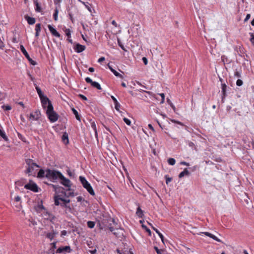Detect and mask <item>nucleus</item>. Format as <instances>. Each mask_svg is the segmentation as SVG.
<instances>
[{"label":"nucleus","mask_w":254,"mask_h":254,"mask_svg":"<svg viewBox=\"0 0 254 254\" xmlns=\"http://www.w3.org/2000/svg\"><path fill=\"white\" fill-rule=\"evenodd\" d=\"M25 163L27 165L25 173L28 174L29 176H35L37 169L40 168V166L31 159H26Z\"/></svg>","instance_id":"1"},{"label":"nucleus","mask_w":254,"mask_h":254,"mask_svg":"<svg viewBox=\"0 0 254 254\" xmlns=\"http://www.w3.org/2000/svg\"><path fill=\"white\" fill-rule=\"evenodd\" d=\"M59 118V115L54 111L52 103L49 100V121L53 123L57 122Z\"/></svg>","instance_id":"2"},{"label":"nucleus","mask_w":254,"mask_h":254,"mask_svg":"<svg viewBox=\"0 0 254 254\" xmlns=\"http://www.w3.org/2000/svg\"><path fill=\"white\" fill-rule=\"evenodd\" d=\"M79 180L82 184L83 187L87 190V191L92 196L95 195V192L91 186V185L86 180L85 177L80 176Z\"/></svg>","instance_id":"3"},{"label":"nucleus","mask_w":254,"mask_h":254,"mask_svg":"<svg viewBox=\"0 0 254 254\" xmlns=\"http://www.w3.org/2000/svg\"><path fill=\"white\" fill-rule=\"evenodd\" d=\"M55 204L56 205H60L62 207H66L67 204L70 202V200L68 199H64L63 198L61 195H56L54 197Z\"/></svg>","instance_id":"4"},{"label":"nucleus","mask_w":254,"mask_h":254,"mask_svg":"<svg viewBox=\"0 0 254 254\" xmlns=\"http://www.w3.org/2000/svg\"><path fill=\"white\" fill-rule=\"evenodd\" d=\"M24 188L26 190H29L34 192H38L40 190L37 184L32 180H30L28 183L25 185Z\"/></svg>","instance_id":"5"},{"label":"nucleus","mask_w":254,"mask_h":254,"mask_svg":"<svg viewBox=\"0 0 254 254\" xmlns=\"http://www.w3.org/2000/svg\"><path fill=\"white\" fill-rule=\"evenodd\" d=\"M63 174L57 170H51L49 169V180L55 181L61 179Z\"/></svg>","instance_id":"6"},{"label":"nucleus","mask_w":254,"mask_h":254,"mask_svg":"<svg viewBox=\"0 0 254 254\" xmlns=\"http://www.w3.org/2000/svg\"><path fill=\"white\" fill-rule=\"evenodd\" d=\"M35 210L37 213H45V215L46 216L48 212L46 211V208L43 205L42 200H40V202H38V204L35 206L34 207Z\"/></svg>","instance_id":"7"},{"label":"nucleus","mask_w":254,"mask_h":254,"mask_svg":"<svg viewBox=\"0 0 254 254\" xmlns=\"http://www.w3.org/2000/svg\"><path fill=\"white\" fill-rule=\"evenodd\" d=\"M20 49L21 51V52L23 53V54L25 56V57L27 58V59L28 60V61L29 62V63L32 64V65H35L36 64V62H35L34 61H33L29 56L28 53H27V52L26 51V50H25L24 47L22 45H21L20 46Z\"/></svg>","instance_id":"8"},{"label":"nucleus","mask_w":254,"mask_h":254,"mask_svg":"<svg viewBox=\"0 0 254 254\" xmlns=\"http://www.w3.org/2000/svg\"><path fill=\"white\" fill-rule=\"evenodd\" d=\"M42 106L46 114L48 116V97L45 95L43 97L40 98Z\"/></svg>","instance_id":"9"},{"label":"nucleus","mask_w":254,"mask_h":254,"mask_svg":"<svg viewBox=\"0 0 254 254\" xmlns=\"http://www.w3.org/2000/svg\"><path fill=\"white\" fill-rule=\"evenodd\" d=\"M85 80L87 83H90L93 87L97 88V89L101 90L102 89L99 83L96 81H93L90 77H86Z\"/></svg>","instance_id":"10"},{"label":"nucleus","mask_w":254,"mask_h":254,"mask_svg":"<svg viewBox=\"0 0 254 254\" xmlns=\"http://www.w3.org/2000/svg\"><path fill=\"white\" fill-rule=\"evenodd\" d=\"M41 117V114L39 110H36L34 114L31 113L30 115L29 119L32 120H38L40 119Z\"/></svg>","instance_id":"11"},{"label":"nucleus","mask_w":254,"mask_h":254,"mask_svg":"<svg viewBox=\"0 0 254 254\" xmlns=\"http://www.w3.org/2000/svg\"><path fill=\"white\" fill-rule=\"evenodd\" d=\"M71 251L70 247L69 246L62 247L58 248L56 253L57 254H61L63 253H69Z\"/></svg>","instance_id":"12"},{"label":"nucleus","mask_w":254,"mask_h":254,"mask_svg":"<svg viewBox=\"0 0 254 254\" xmlns=\"http://www.w3.org/2000/svg\"><path fill=\"white\" fill-rule=\"evenodd\" d=\"M61 183L64 186L68 188H70L71 184L70 181L65 178L64 175L62 176L61 178Z\"/></svg>","instance_id":"13"},{"label":"nucleus","mask_w":254,"mask_h":254,"mask_svg":"<svg viewBox=\"0 0 254 254\" xmlns=\"http://www.w3.org/2000/svg\"><path fill=\"white\" fill-rule=\"evenodd\" d=\"M227 86L225 83H222L221 84V89H222V102H224V99L225 98L226 96V89H227Z\"/></svg>","instance_id":"14"},{"label":"nucleus","mask_w":254,"mask_h":254,"mask_svg":"<svg viewBox=\"0 0 254 254\" xmlns=\"http://www.w3.org/2000/svg\"><path fill=\"white\" fill-rule=\"evenodd\" d=\"M64 195L67 197L70 196L73 197L75 195L73 190L71 189L70 188L66 189V191H64Z\"/></svg>","instance_id":"15"},{"label":"nucleus","mask_w":254,"mask_h":254,"mask_svg":"<svg viewBox=\"0 0 254 254\" xmlns=\"http://www.w3.org/2000/svg\"><path fill=\"white\" fill-rule=\"evenodd\" d=\"M49 30L51 32V33L53 34V36L60 38V33L53 27L49 25Z\"/></svg>","instance_id":"16"},{"label":"nucleus","mask_w":254,"mask_h":254,"mask_svg":"<svg viewBox=\"0 0 254 254\" xmlns=\"http://www.w3.org/2000/svg\"><path fill=\"white\" fill-rule=\"evenodd\" d=\"M85 49V47L83 45H81L79 44H77L74 48L75 51L77 53H81Z\"/></svg>","instance_id":"17"},{"label":"nucleus","mask_w":254,"mask_h":254,"mask_svg":"<svg viewBox=\"0 0 254 254\" xmlns=\"http://www.w3.org/2000/svg\"><path fill=\"white\" fill-rule=\"evenodd\" d=\"M111 97L114 102L116 110L119 111L121 107L120 104L118 102L117 99L114 96H111Z\"/></svg>","instance_id":"18"},{"label":"nucleus","mask_w":254,"mask_h":254,"mask_svg":"<svg viewBox=\"0 0 254 254\" xmlns=\"http://www.w3.org/2000/svg\"><path fill=\"white\" fill-rule=\"evenodd\" d=\"M47 172L45 175L46 177H48V170L46 171ZM45 171L43 169H40L37 174V177L39 178H43L45 176Z\"/></svg>","instance_id":"19"},{"label":"nucleus","mask_w":254,"mask_h":254,"mask_svg":"<svg viewBox=\"0 0 254 254\" xmlns=\"http://www.w3.org/2000/svg\"><path fill=\"white\" fill-rule=\"evenodd\" d=\"M149 225L151 226V228L152 229L155 231V232L158 234V235L159 236V237H160V238L161 239L163 243H164V236L163 235V234L162 233H161L160 232V231L157 229H156V228H155L154 227H153L152 224H150L149 223Z\"/></svg>","instance_id":"20"},{"label":"nucleus","mask_w":254,"mask_h":254,"mask_svg":"<svg viewBox=\"0 0 254 254\" xmlns=\"http://www.w3.org/2000/svg\"><path fill=\"white\" fill-rule=\"evenodd\" d=\"M25 19L30 25H32L35 23V19L33 17H30L28 15H25Z\"/></svg>","instance_id":"21"},{"label":"nucleus","mask_w":254,"mask_h":254,"mask_svg":"<svg viewBox=\"0 0 254 254\" xmlns=\"http://www.w3.org/2000/svg\"><path fill=\"white\" fill-rule=\"evenodd\" d=\"M78 0V1L81 2L82 4H83L89 12H92V10H91V5L89 2H84V1H82L81 0Z\"/></svg>","instance_id":"22"},{"label":"nucleus","mask_w":254,"mask_h":254,"mask_svg":"<svg viewBox=\"0 0 254 254\" xmlns=\"http://www.w3.org/2000/svg\"><path fill=\"white\" fill-rule=\"evenodd\" d=\"M62 139L64 144L68 143V136L67 132H65L63 134Z\"/></svg>","instance_id":"23"},{"label":"nucleus","mask_w":254,"mask_h":254,"mask_svg":"<svg viewBox=\"0 0 254 254\" xmlns=\"http://www.w3.org/2000/svg\"><path fill=\"white\" fill-rule=\"evenodd\" d=\"M109 69L111 70V71L114 73V74L117 76V77H120L121 78H123V76L122 74H121L120 73H119L118 72H117L116 70H115V69H114L109 64H108V65Z\"/></svg>","instance_id":"24"},{"label":"nucleus","mask_w":254,"mask_h":254,"mask_svg":"<svg viewBox=\"0 0 254 254\" xmlns=\"http://www.w3.org/2000/svg\"><path fill=\"white\" fill-rule=\"evenodd\" d=\"M91 127L93 129L94 132H95V135L96 138H98V133H97V130L96 128V126L95 122H91Z\"/></svg>","instance_id":"25"},{"label":"nucleus","mask_w":254,"mask_h":254,"mask_svg":"<svg viewBox=\"0 0 254 254\" xmlns=\"http://www.w3.org/2000/svg\"><path fill=\"white\" fill-rule=\"evenodd\" d=\"M136 214L139 218H142L143 216V212L140 207H137L136 212Z\"/></svg>","instance_id":"26"},{"label":"nucleus","mask_w":254,"mask_h":254,"mask_svg":"<svg viewBox=\"0 0 254 254\" xmlns=\"http://www.w3.org/2000/svg\"><path fill=\"white\" fill-rule=\"evenodd\" d=\"M71 110L72 111L73 114L75 115L76 120L80 122V116L78 114V113L77 111V110H75L74 108H72Z\"/></svg>","instance_id":"27"},{"label":"nucleus","mask_w":254,"mask_h":254,"mask_svg":"<svg viewBox=\"0 0 254 254\" xmlns=\"http://www.w3.org/2000/svg\"><path fill=\"white\" fill-rule=\"evenodd\" d=\"M36 89L40 98H42L45 96L44 93L42 91L40 87L36 86Z\"/></svg>","instance_id":"28"},{"label":"nucleus","mask_w":254,"mask_h":254,"mask_svg":"<svg viewBox=\"0 0 254 254\" xmlns=\"http://www.w3.org/2000/svg\"><path fill=\"white\" fill-rule=\"evenodd\" d=\"M189 174V172L188 171L187 168L185 169L183 171L181 172L179 175V177L181 178L183 177L185 175H188Z\"/></svg>","instance_id":"29"},{"label":"nucleus","mask_w":254,"mask_h":254,"mask_svg":"<svg viewBox=\"0 0 254 254\" xmlns=\"http://www.w3.org/2000/svg\"><path fill=\"white\" fill-rule=\"evenodd\" d=\"M0 136H1L5 141H7L8 140L4 131L1 129H0Z\"/></svg>","instance_id":"30"},{"label":"nucleus","mask_w":254,"mask_h":254,"mask_svg":"<svg viewBox=\"0 0 254 254\" xmlns=\"http://www.w3.org/2000/svg\"><path fill=\"white\" fill-rule=\"evenodd\" d=\"M241 73L242 70L241 69H240L239 70L236 69L234 72V76L235 77H236L237 78H241L242 76Z\"/></svg>","instance_id":"31"},{"label":"nucleus","mask_w":254,"mask_h":254,"mask_svg":"<svg viewBox=\"0 0 254 254\" xmlns=\"http://www.w3.org/2000/svg\"><path fill=\"white\" fill-rule=\"evenodd\" d=\"M168 163L170 165H174L176 163V160L173 158H170L168 160Z\"/></svg>","instance_id":"32"},{"label":"nucleus","mask_w":254,"mask_h":254,"mask_svg":"<svg viewBox=\"0 0 254 254\" xmlns=\"http://www.w3.org/2000/svg\"><path fill=\"white\" fill-rule=\"evenodd\" d=\"M87 226L90 228H93L95 226V223L93 221H88Z\"/></svg>","instance_id":"33"},{"label":"nucleus","mask_w":254,"mask_h":254,"mask_svg":"<svg viewBox=\"0 0 254 254\" xmlns=\"http://www.w3.org/2000/svg\"><path fill=\"white\" fill-rule=\"evenodd\" d=\"M154 249L157 254H163L164 251L162 249H159L157 247H154Z\"/></svg>","instance_id":"34"},{"label":"nucleus","mask_w":254,"mask_h":254,"mask_svg":"<svg viewBox=\"0 0 254 254\" xmlns=\"http://www.w3.org/2000/svg\"><path fill=\"white\" fill-rule=\"evenodd\" d=\"M166 179V183L167 185H168L170 182H171L172 180V178L169 177L168 175H165V176Z\"/></svg>","instance_id":"35"},{"label":"nucleus","mask_w":254,"mask_h":254,"mask_svg":"<svg viewBox=\"0 0 254 254\" xmlns=\"http://www.w3.org/2000/svg\"><path fill=\"white\" fill-rule=\"evenodd\" d=\"M34 3H35L36 6V8L35 9L36 11L37 12H40L41 9V7L40 6L39 4L38 3V2L37 1H34Z\"/></svg>","instance_id":"36"},{"label":"nucleus","mask_w":254,"mask_h":254,"mask_svg":"<svg viewBox=\"0 0 254 254\" xmlns=\"http://www.w3.org/2000/svg\"><path fill=\"white\" fill-rule=\"evenodd\" d=\"M58 10L57 8H56L55 10V12L53 14L54 18L55 20H57L58 19Z\"/></svg>","instance_id":"37"},{"label":"nucleus","mask_w":254,"mask_h":254,"mask_svg":"<svg viewBox=\"0 0 254 254\" xmlns=\"http://www.w3.org/2000/svg\"><path fill=\"white\" fill-rule=\"evenodd\" d=\"M2 108L4 110L6 111H9L11 109V107L10 105H3L2 106Z\"/></svg>","instance_id":"38"},{"label":"nucleus","mask_w":254,"mask_h":254,"mask_svg":"<svg viewBox=\"0 0 254 254\" xmlns=\"http://www.w3.org/2000/svg\"><path fill=\"white\" fill-rule=\"evenodd\" d=\"M66 172L68 176L70 177H73L74 176V174L73 172H72L69 169H68L66 170Z\"/></svg>","instance_id":"39"},{"label":"nucleus","mask_w":254,"mask_h":254,"mask_svg":"<svg viewBox=\"0 0 254 254\" xmlns=\"http://www.w3.org/2000/svg\"><path fill=\"white\" fill-rule=\"evenodd\" d=\"M118 45L119 46L122 48V49L123 50H124V51H127V50H126V49L125 48V47L124 46V45L121 43V41L120 40L118 39Z\"/></svg>","instance_id":"40"},{"label":"nucleus","mask_w":254,"mask_h":254,"mask_svg":"<svg viewBox=\"0 0 254 254\" xmlns=\"http://www.w3.org/2000/svg\"><path fill=\"white\" fill-rule=\"evenodd\" d=\"M65 33L67 37H71V31L69 29H66Z\"/></svg>","instance_id":"41"},{"label":"nucleus","mask_w":254,"mask_h":254,"mask_svg":"<svg viewBox=\"0 0 254 254\" xmlns=\"http://www.w3.org/2000/svg\"><path fill=\"white\" fill-rule=\"evenodd\" d=\"M211 236H210V238L213 239V240L218 242H221V240L218 238L217 237H216L215 235L211 234Z\"/></svg>","instance_id":"42"},{"label":"nucleus","mask_w":254,"mask_h":254,"mask_svg":"<svg viewBox=\"0 0 254 254\" xmlns=\"http://www.w3.org/2000/svg\"><path fill=\"white\" fill-rule=\"evenodd\" d=\"M123 120L125 122V123H126V124L128 126H130L131 125V121L128 119L124 118L123 119Z\"/></svg>","instance_id":"43"},{"label":"nucleus","mask_w":254,"mask_h":254,"mask_svg":"<svg viewBox=\"0 0 254 254\" xmlns=\"http://www.w3.org/2000/svg\"><path fill=\"white\" fill-rule=\"evenodd\" d=\"M159 95L162 98L160 103H164L165 101V94L164 93H160Z\"/></svg>","instance_id":"44"},{"label":"nucleus","mask_w":254,"mask_h":254,"mask_svg":"<svg viewBox=\"0 0 254 254\" xmlns=\"http://www.w3.org/2000/svg\"><path fill=\"white\" fill-rule=\"evenodd\" d=\"M41 30V24L40 23H38L35 26V31L37 32H40Z\"/></svg>","instance_id":"45"},{"label":"nucleus","mask_w":254,"mask_h":254,"mask_svg":"<svg viewBox=\"0 0 254 254\" xmlns=\"http://www.w3.org/2000/svg\"><path fill=\"white\" fill-rule=\"evenodd\" d=\"M29 222H30V223H29V225L30 226H34L37 225V222L35 221H34L33 219L29 220Z\"/></svg>","instance_id":"46"},{"label":"nucleus","mask_w":254,"mask_h":254,"mask_svg":"<svg viewBox=\"0 0 254 254\" xmlns=\"http://www.w3.org/2000/svg\"><path fill=\"white\" fill-rule=\"evenodd\" d=\"M243 82L241 79H238L236 81V85L238 86H241L243 85Z\"/></svg>","instance_id":"47"},{"label":"nucleus","mask_w":254,"mask_h":254,"mask_svg":"<svg viewBox=\"0 0 254 254\" xmlns=\"http://www.w3.org/2000/svg\"><path fill=\"white\" fill-rule=\"evenodd\" d=\"M56 244L57 243L56 242H54L53 243H52L51 245V248L50 249L51 251H54V250L56 248Z\"/></svg>","instance_id":"48"},{"label":"nucleus","mask_w":254,"mask_h":254,"mask_svg":"<svg viewBox=\"0 0 254 254\" xmlns=\"http://www.w3.org/2000/svg\"><path fill=\"white\" fill-rule=\"evenodd\" d=\"M109 230H110L111 232H113V234H114L115 235H116V236H117V233L116 232H115V229L113 227H110L109 228Z\"/></svg>","instance_id":"49"},{"label":"nucleus","mask_w":254,"mask_h":254,"mask_svg":"<svg viewBox=\"0 0 254 254\" xmlns=\"http://www.w3.org/2000/svg\"><path fill=\"white\" fill-rule=\"evenodd\" d=\"M79 97L82 99V100H85V101H86L87 100V98H86V97H85L84 95H82V94H79Z\"/></svg>","instance_id":"50"},{"label":"nucleus","mask_w":254,"mask_h":254,"mask_svg":"<svg viewBox=\"0 0 254 254\" xmlns=\"http://www.w3.org/2000/svg\"><path fill=\"white\" fill-rule=\"evenodd\" d=\"M20 200H21V197H20L19 196H18V195L16 196L14 198V200H15V201H16V202H19V201H20Z\"/></svg>","instance_id":"51"},{"label":"nucleus","mask_w":254,"mask_h":254,"mask_svg":"<svg viewBox=\"0 0 254 254\" xmlns=\"http://www.w3.org/2000/svg\"><path fill=\"white\" fill-rule=\"evenodd\" d=\"M142 61H143V63L145 65L147 64H148V60H147L146 58H145V57L142 58Z\"/></svg>","instance_id":"52"},{"label":"nucleus","mask_w":254,"mask_h":254,"mask_svg":"<svg viewBox=\"0 0 254 254\" xmlns=\"http://www.w3.org/2000/svg\"><path fill=\"white\" fill-rule=\"evenodd\" d=\"M250 17H251V14H247L245 19H244V21L245 22L247 21L250 18Z\"/></svg>","instance_id":"53"},{"label":"nucleus","mask_w":254,"mask_h":254,"mask_svg":"<svg viewBox=\"0 0 254 254\" xmlns=\"http://www.w3.org/2000/svg\"><path fill=\"white\" fill-rule=\"evenodd\" d=\"M62 0H54V2L55 4H59L60 5Z\"/></svg>","instance_id":"54"},{"label":"nucleus","mask_w":254,"mask_h":254,"mask_svg":"<svg viewBox=\"0 0 254 254\" xmlns=\"http://www.w3.org/2000/svg\"><path fill=\"white\" fill-rule=\"evenodd\" d=\"M105 58H104V57H101V58H100L98 59V63H101V62H102L104 61H105Z\"/></svg>","instance_id":"55"},{"label":"nucleus","mask_w":254,"mask_h":254,"mask_svg":"<svg viewBox=\"0 0 254 254\" xmlns=\"http://www.w3.org/2000/svg\"><path fill=\"white\" fill-rule=\"evenodd\" d=\"M180 164L181 165H185V166H190V164L189 163H187L186 162H185V161H182L180 163Z\"/></svg>","instance_id":"56"},{"label":"nucleus","mask_w":254,"mask_h":254,"mask_svg":"<svg viewBox=\"0 0 254 254\" xmlns=\"http://www.w3.org/2000/svg\"><path fill=\"white\" fill-rule=\"evenodd\" d=\"M67 234L66 231L63 230L61 232V236H65Z\"/></svg>","instance_id":"57"},{"label":"nucleus","mask_w":254,"mask_h":254,"mask_svg":"<svg viewBox=\"0 0 254 254\" xmlns=\"http://www.w3.org/2000/svg\"><path fill=\"white\" fill-rule=\"evenodd\" d=\"M112 24L116 27H118V24L115 21V20H113L112 21Z\"/></svg>","instance_id":"58"},{"label":"nucleus","mask_w":254,"mask_h":254,"mask_svg":"<svg viewBox=\"0 0 254 254\" xmlns=\"http://www.w3.org/2000/svg\"><path fill=\"white\" fill-rule=\"evenodd\" d=\"M69 18L71 20V21H72V23H73V21H74V19H73V16H72V15L71 14V13H69Z\"/></svg>","instance_id":"59"},{"label":"nucleus","mask_w":254,"mask_h":254,"mask_svg":"<svg viewBox=\"0 0 254 254\" xmlns=\"http://www.w3.org/2000/svg\"><path fill=\"white\" fill-rule=\"evenodd\" d=\"M202 233L204 234V235H205L206 236L210 237V236H211V233H209V232H202Z\"/></svg>","instance_id":"60"},{"label":"nucleus","mask_w":254,"mask_h":254,"mask_svg":"<svg viewBox=\"0 0 254 254\" xmlns=\"http://www.w3.org/2000/svg\"><path fill=\"white\" fill-rule=\"evenodd\" d=\"M148 127L152 130V131H154V128H153V126L151 124L148 125Z\"/></svg>","instance_id":"61"},{"label":"nucleus","mask_w":254,"mask_h":254,"mask_svg":"<svg viewBox=\"0 0 254 254\" xmlns=\"http://www.w3.org/2000/svg\"><path fill=\"white\" fill-rule=\"evenodd\" d=\"M82 200V196H78V197H77V201H78V202H80Z\"/></svg>","instance_id":"62"},{"label":"nucleus","mask_w":254,"mask_h":254,"mask_svg":"<svg viewBox=\"0 0 254 254\" xmlns=\"http://www.w3.org/2000/svg\"><path fill=\"white\" fill-rule=\"evenodd\" d=\"M167 102L170 106L172 104V102L169 98H167Z\"/></svg>","instance_id":"63"},{"label":"nucleus","mask_w":254,"mask_h":254,"mask_svg":"<svg viewBox=\"0 0 254 254\" xmlns=\"http://www.w3.org/2000/svg\"><path fill=\"white\" fill-rule=\"evenodd\" d=\"M88 70L91 72H92L94 71V68L93 67H89Z\"/></svg>","instance_id":"64"}]
</instances>
